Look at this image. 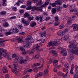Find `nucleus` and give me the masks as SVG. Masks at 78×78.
Wrapping results in <instances>:
<instances>
[{
    "label": "nucleus",
    "mask_w": 78,
    "mask_h": 78,
    "mask_svg": "<svg viewBox=\"0 0 78 78\" xmlns=\"http://www.w3.org/2000/svg\"><path fill=\"white\" fill-rule=\"evenodd\" d=\"M18 58L19 59V64H23L25 62H27L30 60V57L28 56H26L25 57V60H23V58L21 57H18Z\"/></svg>",
    "instance_id": "obj_1"
},
{
    "label": "nucleus",
    "mask_w": 78,
    "mask_h": 78,
    "mask_svg": "<svg viewBox=\"0 0 78 78\" xmlns=\"http://www.w3.org/2000/svg\"><path fill=\"white\" fill-rule=\"evenodd\" d=\"M31 11L34 12L35 11H39V12H42V8L41 7H38L35 6H32Z\"/></svg>",
    "instance_id": "obj_2"
},
{
    "label": "nucleus",
    "mask_w": 78,
    "mask_h": 78,
    "mask_svg": "<svg viewBox=\"0 0 78 78\" xmlns=\"http://www.w3.org/2000/svg\"><path fill=\"white\" fill-rule=\"evenodd\" d=\"M12 58H15L14 59V60L13 61V62L14 63H19V58H18V57H20V56H17V55L16 54H13L12 55Z\"/></svg>",
    "instance_id": "obj_3"
},
{
    "label": "nucleus",
    "mask_w": 78,
    "mask_h": 78,
    "mask_svg": "<svg viewBox=\"0 0 78 78\" xmlns=\"http://www.w3.org/2000/svg\"><path fill=\"white\" fill-rule=\"evenodd\" d=\"M68 69H69V63H66L64 65V67L63 68V70H66V71H67L65 75L63 76V78H66L67 75L68 71H69V70Z\"/></svg>",
    "instance_id": "obj_4"
},
{
    "label": "nucleus",
    "mask_w": 78,
    "mask_h": 78,
    "mask_svg": "<svg viewBox=\"0 0 78 78\" xmlns=\"http://www.w3.org/2000/svg\"><path fill=\"white\" fill-rule=\"evenodd\" d=\"M0 56H4L6 58H9V54L8 52H2L0 51Z\"/></svg>",
    "instance_id": "obj_5"
},
{
    "label": "nucleus",
    "mask_w": 78,
    "mask_h": 78,
    "mask_svg": "<svg viewBox=\"0 0 78 78\" xmlns=\"http://www.w3.org/2000/svg\"><path fill=\"white\" fill-rule=\"evenodd\" d=\"M0 56H4L6 58H9V54L8 52H2L0 51Z\"/></svg>",
    "instance_id": "obj_6"
},
{
    "label": "nucleus",
    "mask_w": 78,
    "mask_h": 78,
    "mask_svg": "<svg viewBox=\"0 0 78 78\" xmlns=\"http://www.w3.org/2000/svg\"><path fill=\"white\" fill-rule=\"evenodd\" d=\"M0 56H4L6 58H9V54L8 52H2L0 51Z\"/></svg>",
    "instance_id": "obj_7"
},
{
    "label": "nucleus",
    "mask_w": 78,
    "mask_h": 78,
    "mask_svg": "<svg viewBox=\"0 0 78 78\" xmlns=\"http://www.w3.org/2000/svg\"><path fill=\"white\" fill-rule=\"evenodd\" d=\"M35 19L37 21L40 20V22H42L43 21V16H37L36 17Z\"/></svg>",
    "instance_id": "obj_8"
},
{
    "label": "nucleus",
    "mask_w": 78,
    "mask_h": 78,
    "mask_svg": "<svg viewBox=\"0 0 78 78\" xmlns=\"http://www.w3.org/2000/svg\"><path fill=\"white\" fill-rule=\"evenodd\" d=\"M69 37V34H65L64 37H62L61 40V41L63 40L64 41H67Z\"/></svg>",
    "instance_id": "obj_9"
},
{
    "label": "nucleus",
    "mask_w": 78,
    "mask_h": 78,
    "mask_svg": "<svg viewBox=\"0 0 78 78\" xmlns=\"http://www.w3.org/2000/svg\"><path fill=\"white\" fill-rule=\"evenodd\" d=\"M69 48H72V50L76 49L77 47V45L76 44L73 43L69 45Z\"/></svg>",
    "instance_id": "obj_10"
},
{
    "label": "nucleus",
    "mask_w": 78,
    "mask_h": 78,
    "mask_svg": "<svg viewBox=\"0 0 78 78\" xmlns=\"http://www.w3.org/2000/svg\"><path fill=\"white\" fill-rule=\"evenodd\" d=\"M51 52L53 56H55V57H58V55L57 54V51L55 50H52L51 51Z\"/></svg>",
    "instance_id": "obj_11"
},
{
    "label": "nucleus",
    "mask_w": 78,
    "mask_h": 78,
    "mask_svg": "<svg viewBox=\"0 0 78 78\" xmlns=\"http://www.w3.org/2000/svg\"><path fill=\"white\" fill-rule=\"evenodd\" d=\"M72 27L73 28V30L74 31H77L78 29V26L77 24H74L73 25Z\"/></svg>",
    "instance_id": "obj_12"
},
{
    "label": "nucleus",
    "mask_w": 78,
    "mask_h": 78,
    "mask_svg": "<svg viewBox=\"0 0 78 78\" xmlns=\"http://www.w3.org/2000/svg\"><path fill=\"white\" fill-rule=\"evenodd\" d=\"M69 10H70V12H73V11H75V14H76V10H77V12H78V10H77V9H76V8L73 9V7H70Z\"/></svg>",
    "instance_id": "obj_13"
},
{
    "label": "nucleus",
    "mask_w": 78,
    "mask_h": 78,
    "mask_svg": "<svg viewBox=\"0 0 78 78\" xmlns=\"http://www.w3.org/2000/svg\"><path fill=\"white\" fill-rule=\"evenodd\" d=\"M43 75V73L42 72L39 73L37 74L35 76V78H39Z\"/></svg>",
    "instance_id": "obj_14"
},
{
    "label": "nucleus",
    "mask_w": 78,
    "mask_h": 78,
    "mask_svg": "<svg viewBox=\"0 0 78 78\" xmlns=\"http://www.w3.org/2000/svg\"><path fill=\"white\" fill-rule=\"evenodd\" d=\"M30 12H27L25 13V14L23 15V17L24 18H27V17H28L30 16Z\"/></svg>",
    "instance_id": "obj_15"
},
{
    "label": "nucleus",
    "mask_w": 78,
    "mask_h": 78,
    "mask_svg": "<svg viewBox=\"0 0 78 78\" xmlns=\"http://www.w3.org/2000/svg\"><path fill=\"white\" fill-rule=\"evenodd\" d=\"M42 46V44H35V47L36 48L37 50H39V47H41Z\"/></svg>",
    "instance_id": "obj_16"
},
{
    "label": "nucleus",
    "mask_w": 78,
    "mask_h": 78,
    "mask_svg": "<svg viewBox=\"0 0 78 78\" xmlns=\"http://www.w3.org/2000/svg\"><path fill=\"white\" fill-rule=\"evenodd\" d=\"M23 43L24 47H27V48H29L30 47L29 44H27V41H24Z\"/></svg>",
    "instance_id": "obj_17"
},
{
    "label": "nucleus",
    "mask_w": 78,
    "mask_h": 78,
    "mask_svg": "<svg viewBox=\"0 0 78 78\" xmlns=\"http://www.w3.org/2000/svg\"><path fill=\"white\" fill-rule=\"evenodd\" d=\"M30 26L31 27H36V23L34 21H32L30 23Z\"/></svg>",
    "instance_id": "obj_18"
},
{
    "label": "nucleus",
    "mask_w": 78,
    "mask_h": 78,
    "mask_svg": "<svg viewBox=\"0 0 78 78\" xmlns=\"http://www.w3.org/2000/svg\"><path fill=\"white\" fill-rule=\"evenodd\" d=\"M57 35L59 36H62L63 35V32L61 30L58 31L57 33Z\"/></svg>",
    "instance_id": "obj_19"
},
{
    "label": "nucleus",
    "mask_w": 78,
    "mask_h": 78,
    "mask_svg": "<svg viewBox=\"0 0 78 78\" xmlns=\"http://www.w3.org/2000/svg\"><path fill=\"white\" fill-rule=\"evenodd\" d=\"M36 4V6H39V5H41L42 3V0H38Z\"/></svg>",
    "instance_id": "obj_20"
},
{
    "label": "nucleus",
    "mask_w": 78,
    "mask_h": 78,
    "mask_svg": "<svg viewBox=\"0 0 78 78\" xmlns=\"http://www.w3.org/2000/svg\"><path fill=\"white\" fill-rule=\"evenodd\" d=\"M55 5H59V6H58V7L61 9L62 8V6H61V3H60L59 2H55Z\"/></svg>",
    "instance_id": "obj_21"
},
{
    "label": "nucleus",
    "mask_w": 78,
    "mask_h": 78,
    "mask_svg": "<svg viewBox=\"0 0 78 78\" xmlns=\"http://www.w3.org/2000/svg\"><path fill=\"white\" fill-rule=\"evenodd\" d=\"M58 61L57 60L54 61L53 62V65L55 67L58 66Z\"/></svg>",
    "instance_id": "obj_22"
},
{
    "label": "nucleus",
    "mask_w": 78,
    "mask_h": 78,
    "mask_svg": "<svg viewBox=\"0 0 78 78\" xmlns=\"http://www.w3.org/2000/svg\"><path fill=\"white\" fill-rule=\"evenodd\" d=\"M31 37H32L31 35H29L26 38H25V40L26 41H28V42H29V41H30L31 39Z\"/></svg>",
    "instance_id": "obj_23"
},
{
    "label": "nucleus",
    "mask_w": 78,
    "mask_h": 78,
    "mask_svg": "<svg viewBox=\"0 0 78 78\" xmlns=\"http://www.w3.org/2000/svg\"><path fill=\"white\" fill-rule=\"evenodd\" d=\"M48 67L46 68V69L44 70V75H46L48 73Z\"/></svg>",
    "instance_id": "obj_24"
},
{
    "label": "nucleus",
    "mask_w": 78,
    "mask_h": 78,
    "mask_svg": "<svg viewBox=\"0 0 78 78\" xmlns=\"http://www.w3.org/2000/svg\"><path fill=\"white\" fill-rule=\"evenodd\" d=\"M0 14L2 16H4L5 15H6V12L4 11H2L0 12Z\"/></svg>",
    "instance_id": "obj_25"
},
{
    "label": "nucleus",
    "mask_w": 78,
    "mask_h": 78,
    "mask_svg": "<svg viewBox=\"0 0 78 78\" xmlns=\"http://www.w3.org/2000/svg\"><path fill=\"white\" fill-rule=\"evenodd\" d=\"M3 27H9V24L8 23L5 22L3 23Z\"/></svg>",
    "instance_id": "obj_26"
},
{
    "label": "nucleus",
    "mask_w": 78,
    "mask_h": 78,
    "mask_svg": "<svg viewBox=\"0 0 78 78\" xmlns=\"http://www.w3.org/2000/svg\"><path fill=\"white\" fill-rule=\"evenodd\" d=\"M47 35V33H46V32L44 31L41 34V37H46Z\"/></svg>",
    "instance_id": "obj_27"
},
{
    "label": "nucleus",
    "mask_w": 78,
    "mask_h": 78,
    "mask_svg": "<svg viewBox=\"0 0 78 78\" xmlns=\"http://www.w3.org/2000/svg\"><path fill=\"white\" fill-rule=\"evenodd\" d=\"M48 4H49V2L46 1L44 4L41 5V6L42 7H45Z\"/></svg>",
    "instance_id": "obj_28"
},
{
    "label": "nucleus",
    "mask_w": 78,
    "mask_h": 78,
    "mask_svg": "<svg viewBox=\"0 0 78 78\" xmlns=\"http://www.w3.org/2000/svg\"><path fill=\"white\" fill-rule=\"evenodd\" d=\"M72 20L69 19V20H68V22L67 23V24L68 25H70L72 24Z\"/></svg>",
    "instance_id": "obj_29"
},
{
    "label": "nucleus",
    "mask_w": 78,
    "mask_h": 78,
    "mask_svg": "<svg viewBox=\"0 0 78 78\" xmlns=\"http://www.w3.org/2000/svg\"><path fill=\"white\" fill-rule=\"evenodd\" d=\"M52 14H55L56 12V8L52 9L51 11Z\"/></svg>",
    "instance_id": "obj_30"
},
{
    "label": "nucleus",
    "mask_w": 78,
    "mask_h": 78,
    "mask_svg": "<svg viewBox=\"0 0 78 78\" xmlns=\"http://www.w3.org/2000/svg\"><path fill=\"white\" fill-rule=\"evenodd\" d=\"M11 33H12V32L9 31L8 32H6L5 33V36H9V35L11 34Z\"/></svg>",
    "instance_id": "obj_31"
},
{
    "label": "nucleus",
    "mask_w": 78,
    "mask_h": 78,
    "mask_svg": "<svg viewBox=\"0 0 78 78\" xmlns=\"http://www.w3.org/2000/svg\"><path fill=\"white\" fill-rule=\"evenodd\" d=\"M37 41L40 42V43H44L45 41L44 39H40L39 40H37Z\"/></svg>",
    "instance_id": "obj_32"
},
{
    "label": "nucleus",
    "mask_w": 78,
    "mask_h": 78,
    "mask_svg": "<svg viewBox=\"0 0 78 78\" xmlns=\"http://www.w3.org/2000/svg\"><path fill=\"white\" fill-rule=\"evenodd\" d=\"M53 46V42L52 41H50L49 42L48 44L47 47H49L50 46Z\"/></svg>",
    "instance_id": "obj_33"
},
{
    "label": "nucleus",
    "mask_w": 78,
    "mask_h": 78,
    "mask_svg": "<svg viewBox=\"0 0 78 78\" xmlns=\"http://www.w3.org/2000/svg\"><path fill=\"white\" fill-rule=\"evenodd\" d=\"M32 8V6L29 5L26 8V10H31Z\"/></svg>",
    "instance_id": "obj_34"
},
{
    "label": "nucleus",
    "mask_w": 78,
    "mask_h": 78,
    "mask_svg": "<svg viewBox=\"0 0 78 78\" xmlns=\"http://www.w3.org/2000/svg\"><path fill=\"white\" fill-rule=\"evenodd\" d=\"M16 27H18L19 28L21 29V28H22V25L20 24H16Z\"/></svg>",
    "instance_id": "obj_35"
},
{
    "label": "nucleus",
    "mask_w": 78,
    "mask_h": 78,
    "mask_svg": "<svg viewBox=\"0 0 78 78\" xmlns=\"http://www.w3.org/2000/svg\"><path fill=\"white\" fill-rule=\"evenodd\" d=\"M59 44L58 43H57L55 41H54V42L52 43V46H56V45H58Z\"/></svg>",
    "instance_id": "obj_36"
},
{
    "label": "nucleus",
    "mask_w": 78,
    "mask_h": 78,
    "mask_svg": "<svg viewBox=\"0 0 78 78\" xmlns=\"http://www.w3.org/2000/svg\"><path fill=\"white\" fill-rule=\"evenodd\" d=\"M28 53H29V55L33 56V55H34V52L32 51H30L29 52H28Z\"/></svg>",
    "instance_id": "obj_37"
},
{
    "label": "nucleus",
    "mask_w": 78,
    "mask_h": 78,
    "mask_svg": "<svg viewBox=\"0 0 78 78\" xmlns=\"http://www.w3.org/2000/svg\"><path fill=\"white\" fill-rule=\"evenodd\" d=\"M18 40L19 42H23V38L22 37H19L18 38Z\"/></svg>",
    "instance_id": "obj_38"
},
{
    "label": "nucleus",
    "mask_w": 78,
    "mask_h": 78,
    "mask_svg": "<svg viewBox=\"0 0 78 78\" xmlns=\"http://www.w3.org/2000/svg\"><path fill=\"white\" fill-rule=\"evenodd\" d=\"M0 50L2 51V53H7V52H6L7 50L3 49L2 48H0Z\"/></svg>",
    "instance_id": "obj_39"
},
{
    "label": "nucleus",
    "mask_w": 78,
    "mask_h": 78,
    "mask_svg": "<svg viewBox=\"0 0 78 78\" xmlns=\"http://www.w3.org/2000/svg\"><path fill=\"white\" fill-rule=\"evenodd\" d=\"M66 49L64 48H63L62 49V51L60 52V54H62V53H64L66 52Z\"/></svg>",
    "instance_id": "obj_40"
},
{
    "label": "nucleus",
    "mask_w": 78,
    "mask_h": 78,
    "mask_svg": "<svg viewBox=\"0 0 78 78\" xmlns=\"http://www.w3.org/2000/svg\"><path fill=\"white\" fill-rule=\"evenodd\" d=\"M20 3H22V1L20 0H19L17 2L16 4V5L17 6H20Z\"/></svg>",
    "instance_id": "obj_41"
},
{
    "label": "nucleus",
    "mask_w": 78,
    "mask_h": 78,
    "mask_svg": "<svg viewBox=\"0 0 78 78\" xmlns=\"http://www.w3.org/2000/svg\"><path fill=\"white\" fill-rule=\"evenodd\" d=\"M28 19H29L30 21H31V20H33L34 19V18L33 17V16H32L28 17Z\"/></svg>",
    "instance_id": "obj_42"
},
{
    "label": "nucleus",
    "mask_w": 78,
    "mask_h": 78,
    "mask_svg": "<svg viewBox=\"0 0 78 78\" xmlns=\"http://www.w3.org/2000/svg\"><path fill=\"white\" fill-rule=\"evenodd\" d=\"M33 70H34V72H36H36H37V68L36 67H33Z\"/></svg>",
    "instance_id": "obj_43"
},
{
    "label": "nucleus",
    "mask_w": 78,
    "mask_h": 78,
    "mask_svg": "<svg viewBox=\"0 0 78 78\" xmlns=\"http://www.w3.org/2000/svg\"><path fill=\"white\" fill-rule=\"evenodd\" d=\"M54 25L55 26H58L59 25V21H55L54 23Z\"/></svg>",
    "instance_id": "obj_44"
},
{
    "label": "nucleus",
    "mask_w": 78,
    "mask_h": 78,
    "mask_svg": "<svg viewBox=\"0 0 78 78\" xmlns=\"http://www.w3.org/2000/svg\"><path fill=\"white\" fill-rule=\"evenodd\" d=\"M40 55V53H38L37 54H36L35 56V59H37V58H39V56H40V55Z\"/></svg>",
    "instance_id": "obj_45"
},
{
    "label": "nucleus",
    "mask_w": 78,
    "mask_h": 78,
    "mask_svg": "<svg viewBox=\"0 0 78 78\" xmlns=\"http://www.w3.org/2000/svg\"><path fill=\"white\" fill-rule=\"evenodd\" d=\"M75 69L76 71V73H78V66L77 65H75Z\"/></svg>",
    "instance_id": "obj_46"
},
{
    "label": "nucleus",
    "mask_w": 78,
    "mask_h": 78,
    "mask_svg": "<svg viewBox=\"0 0 78 78\" xmlns=\"http://www.w3.org/2000/svg\"><path fill=\"white\" fill-rule=\"evenodd\" d=\"M21 53L22 55L26 54L27 53V51H25V49L24 50H21Z\"/></svg>",
    "instance_id": "obj_47"
},
{
    "label": "nucleus",
    "mask_w": 78,
    "mask_h": 78,
    "mask_svg": "<svg viewBox=\"0 0 78 78\" xmlns=\"http://www.w3.org/2000/svg\"><path fill=\"white\" fill-rule=\"evenodd\" d=\"M74 56L72 54H71L70 55V60H72L74 58Z\"/></svg>",
    "instance_id": "obj_48"
},
{
    "label": "nucleus",
    "mask_w": 78,
    "mask_h": 78,
    "mask_svg": "<svg viewBox=\"0 0 78 78\" xmlns=\"http://www.w3.org/2000/svg\"><path fill=\"white\" fill-rule=\"evenodd\" d=\"M17 71V69L15 68V69H13L12 70V72L13 73H16V75H17V72H16V71Z\"/></svg>",
    "instance_id": "obj_49"
},
{
    "label": "nucleus",
    "mask_w": 78,
    "mask_h": 78,
    "mask_svg": "<svg viewBox=\"0 0 78 78\" xmlns=\"http://www.w3.org/2000/svg\"><path fill=\"white\" fill-rule=\"evenodd\" d=\"M34 42V40L33 38H32L28 42V43H33Z\"/></svg>",
    "instance_id": "obj_50"
},
{
    "label": "nucleus",
    "mask_w": 78,
    "mask_h": 78,
    "mask_svg": "<svg viewBox=\"0 0 78 78\" xmlns=\"http://www.w3.org/2000/svg\"><path fill=\"white\" fill-rule=\"evenodd\" d=\"M55 19L56 22H58V21H59V17H58V16H56L55 17Z\"/></svg>",
    "instance_id": "obj_51"
},
{
    "label": "nucleus",
    "mask_w": 78,
    "mask_h": 78,
    "mask_svg": "<svg viewBox=\"0 0 78 78\" xmlns=\"http://www.w3.org/2000/svg\"><path fill=\"white\" fill-rule=\"evenodd\" d=\"M64 27V25L63 24H62L59 26V27L58 28L59 29H62Z\"/></svg>",
    "instance_id": "obj_52"
},
{
    "label": "nucleus",
    "mask_w": 78,
    "mask_h": 78,
    "mask_svg": "<svg viewBox=\"0 0 78 78\" xmlns=\"http://www.w3.org/2000/svg\"><path fill=\"white\" fill-rule=\"evenodd\" d=\"M24 24V26H28V25H29V22L28 21H25Z\"/></svg>",
    "instance_id": "obj_53"
},
{
    "label": "nucleus",
    "mask_w": 78,
    "mask_h": 78,
    "mask_svg": "<svg viewBox=\"0 0 78 78\" xmlns=\"http://www.w3.org/2000/svg\"><path fill=\"white\" fill-rule=\"evenodd\" d=\"M53 61H54V60L53 59H50L49 60V61H48L49 64H51Z\"/></svg>",
    "instance_id": "obj_54"
},
{
    "label": "nucleus",
    "mask_w": 78,
    "mask_h": 78,
    "mask_svg": "<svg viewBox=\"0 0 78 78\" xmlns=\"http://www.w3.org/2000/svg\"><path fill=\"white\" fill-rule=\"evenodd\" d=\"M51 19V18L50 16H47L46 17L45 19V20L46 21H48V20H49L50 19Z\"/></svg>",
    "instance_id": "obj_55"
},
{
    "label": "nucleus",
    "mask_w": 78,
    "mask_h": 78,
    "mask_svg": "<svg viewBox=\"0 0 78 78\" xmlns=\"http://www.w3.org/2000/svg\"><path fill=\"white\" fill-rule=\"evenodd\" d=\"M41 65V64L40 63H34V66H39Z\"/></svg>",
    "instance_id": "obj_56"
},
{
    "label": "nucleus",
    "mask_w": 78,
    "mask_h": 78,
    "mask_svg": "<svg viewBox=\"0 0 78 78\" xmlns=\"http://www.w3.org/2000/svg\"><path fill=\"white\" fill-rule=\"evenodd\" d=\"M58 74L59 76H62V74H63V73L61 72H59L58 73Z\"/></svg>",
    "instance_id": "obj_57"
},
{
    "label": "nucleus",
    "mask_w": 78,
    "mask_h": 78,
    "mask_svg": "<svg viewBox=\"0 0 78 78\" xmlns=\"http://www.w3.org/2000/svg\"><path fill=\"white\" fill-rule=\"evenodd\" d=\"M8 70L6 69H4V71H3V73H8Z\"/></svg>",
    "instance_id": "obj_58"
},
{
    "label": "nucleus",
    "mask_w": 78,
    "mask_h": 78,
    "mask_svg": "<svg viewBox=\"0 0 78 78\" xmlns=\"http://www.w3.org/2000/svg\"><path fill=\"white\" fill-rule=\"evenodd\" d=\"M19 11L20 13L22 14L25 12V11L23 10H20Z\"/></svg>",
    "instance_id": "obj_59"
},
{
    "label": "nucleus",
    "mask_w": 78,
    "mask_h": 78,
    "mask_svg": "<svg viewBox=\"0 0 78 78\" xmlns=\"http://www.w3.org/2000/svg\"><path fill=\"white\" fill-rule=\"evenodd\" d=\"M12 9L13 11H17V7H13L12 8Z\"/></svg>",
    "instance_id": "obj_60"
},
{
    "label": "nucleus",
    "mask_w": 78,
    "mask_h": 78,
    "mask_svg": "<svg viewBox=\"0 0 78 78\" xmlns=\"http://www.w3.org/2000/svg\"><path fill=\"white\" fill-rule=\"evenodd\" d=\"M21 8H23L25 9V8H26V6L25 5H22L20 6Z\"/></svg>",
    "instance_id": "obj_61"
},
{
    "label": "nucleus",
    "mask_w": 78,
    "mask_h": 78,
    "mask_svg": "<svg viewBox=\"0 0 78 78\" xmlns=\"http://www.w3.org/2000/svg\"><path fill=\"white\" fill-rule=\"evenodd\" d=\"M15 33H17L19 32V30L16 28H15Z\"/></svg>",
    "instance_id": "obj_62"
},
{
    "label": "nucleus",
    "mask_w": 78,
    "mask_h": 78,
    "mask_svg": "<svg viewBox=\"0 0 78 78\" xmlns=\"http://www.w3.org/2000/svg\"><path fill=\"white\" fill-rule=\"evenodd\" d=\"M69 31V28H67L64 30V31L65 33H66Z\"/></svg>",
    "instance_id": "obj_63"
},
{
    "label": "nucleus",
    "mask_w": 78,
    "mask_h": 78,
    "mask_svg": "<svg viewBox=\"0 0 78 78\" xmlns=\"http://www.w3.org/2000/svg\"><path fill=\"white\" fill-rule=\"evenodd\" d=\"M2 5L3 6H6V3L5 2H2Z\"/></svg>",
    "instance_id": "obj_64"
}]
</instances>
